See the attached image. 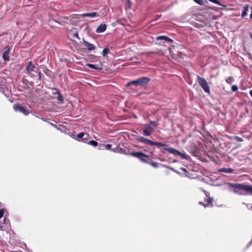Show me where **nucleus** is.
<instances>
[{
    "label": "nucleus",
    "mask_w": 252,
    "mask_h": 252,
    "mask_svg": "<svg viewBox=\"0 0 252 252\" xmlns=\"http://www.w3.org/2000/svg\"><path fill=\"white\" fill-rule=\"evenodd\" d=\"M195 2L197 3L202 5L203 4V0H193Z\"/></svg>",
    "instance_id": "72a5a7b5"
},
{
    "label": "nucleus",
    "mask_w": 252,
    "mask_h": 252,
    "mask_svg": "<svg viewBox=\"0 0 252 252\" xmlns=\"http://www.w3.org/2000/svg\"><path fill=\"white\" fill-rule=\"evenodd\" d=\"M85 135H86V136L84 138L83 137L82 141L84 143H88V142H87V138L88 137V134H85Z\"/></svg>",
    "instance_id": "cd10ccee"
},
{
    "label": "nucleus",
    "mask_w": 252,
    "mask_h": 252,
    "mask_svg": "<svg viewBox=\"0 0 252 252\" xmlns=\"http://www.w3.org/2000/svg\"><path fill=\"white\" fill-rule=\"evenodd\" d=\"M110 49L108 47H105L103 49L102 52V55L103 57H106L107 55L109 53Z\"/></svg>",
    "instance_id": "a211bd4d"
},
{
    "label": "nucleus",
    "mask_w": 252,
    "mask_h": 252,
    "mask_svg": "<svg viewBox=\"0 0 252 252\" xmlns=\"http://www.w3.org/2000/svg\"><path fill=\"white\" fill-rule=\"evenodd\" d=\"M35 67V65L33 64L31 62H29L28 64L26 66V70L27 72H30L31 71H33Z\"/></svg>",
    "instance_id": "4468645a"
},
{
    "label": "nucleus",
    "mask_w": 252,
    "mask_h": 252,
    "mask_svg": "<svg viewBox=\"0 0 252 252\" xmlns=\"http://www.w3.org/2000/svg\"><path fill=\"white\" fill-rule=\"evenodd\" d=\"M234 189H238L247 192L249 194L252 195V186L243 184H233L231 185Z\"/></svg>",
    "instance_id": "f257e3e1"
},
{
    "label": "nucleus",
    "mask_w": 252,
    "mask_h": 252,
    "mask_svg": "<svg viewBox=\"0 0 252 252\" xmlns=\"http://www.w3.org/2000/svg\"><path fill=\"white\" fill-rule=\"evenodd\" d=\"M88 143L90 145H91L93 146L96 147L98 145V143L94 140H91L88 142Z\"/></svg>",
    "instance_id": "5701e85b"
},
{
    "label": "nucleus",
    "mask_w": 252,
    "mask_h": 252,
    "mask_svg": "<svg viewBox=\"0 0 252 252\" xmlns=\"http://www.w3.org/2000/svg\"><path fill=\"white\" fill-rule=\"evenodd\" d=\"M220 172H225V173H231L233 171V169H232L231 168H223L220 169Z\"/></svg>",
    "instance_id": "6ab92c4d"
},
{
    "label": "nucleus",
    "mask_w": 252,
    "mask_h": 252,
    "mask_svg": "<svg viewBox=\"0 0 252 252\" xmlns=\"http://www.w3.org/2000/svg\"><path fill=\"white\" fill-rule=\"evenodd\" d=\"M103 146L105 148V149L106 150H110L112 147V145H111V144L103 145Z\"/></svg>",
    "instance_id": "7c9ffc66"
},
{
    "label": "nucleus",
    "mask_w": 252,
    "mask_h": 252,
    "mask_svg": "<svg viewBox=\"0 0 252 252\" xmlns=\"http://www.w3.org/2000/svg\"><path fill=\"white\" fill-rule=\"evenodd\" d=\"M213 199L206 194V197L204 198V203L200 202L199 204L202 205L205 208L213 207Z\"/></svg>",
    "instance_id": "6e6552de"
},
{
    "label": "nucleus",
    "mask_w": 252,
    "mask_h": 252,
    "mask_svg": "<svg viewBox=\"0 0 252 252\" xmlns=\"http://www.w3.org/2000/svg\"><path fill=\"white\" fill-rule=\"evenodd\" d=\"M97 16V14L95 12L91 13H83L81 15L82 17H95Z\"/></svg>",
    "instance_id": "2eb2a0df"
},
{
    "label": "nucleus",
    "mask_w": 252,
    "mask_h": 252,
    "mask_svg": "<svg viewBox=\"0 0 252 252\" xmlns=\"http://www.w3.org/2000/svg\"><path fill=\"white\" fill-rule=\"evenodd\" d=\"M154 127L150 124H145L143 128V134L144 136H150L154 132Z\"/></svg>",
    "instance_id": "423d86ee"
},
{
    "label": "nucleus",
    "mask_w": 252,
    "mask_h": 252,
    "mask_svg": "<svg viewBox=\"0 0 252 252\" xmlns=\"http://www.w3.org/2000/svg\"><path fill=\"white\" fill-rule=\"evenodd\" d=\"M5 48L6 49V50L2 53V57L4 61H9V53L10 47L9 46H7L5 47Z\"/></svg>",
    "instance_id": "f8f14e48"
},
{
    "label": "nucleus",
    "mask_w": 252,
    "mask_h": 252,
    "mask_svg": "<svg viewBox=\"0 0 252 252\" xmlns=\"http://www.w3.org/2000/svg\"><path fill=\"white\" fill-rule=\"evenodd\" d=\"M82 44L85 47V48L89 51H92L95 49V46L94 44L88 42L84 39H83Z\"/></svg>",
    "instance_id": "9b49d317"
},
{
    "label": "nucleus",
    "mask_w": 252,
    "mask_h": 252,
    "mask_svg": "<svg viewBox=\"0 0 252 252\" xmlns=\"http://www.w3.org/2000/svg\"><path fill=\"white\" fill-rule=\"evenodd\" d=\"M147 77H142L137 79L138 86H144L147 85L150 81Z\"/></svg>",
    "instance_id": "9d476101"
},
{
    "label": "nucleus",
    "mask_w": 252,
    "mask_h": 252,
    "mask_svg": "<svg viewBox=\"0 0 252 252\" xmlns=\"http://www.w3.org/2000/svg\"><path fill=\"white\" fill-rule=\"evenodd\" d=\"M156 39L158 40H164L165 41L164 42H163V43L160 42L159 43L160 45H163V46H166V45L165 44V42L168 43L169 44H171L173 42V40L172 39L169 38L167 36H164V35L158 36L157 37Z\"/></svg>",
    "instance_id": "1a4fd4ad"
},
{
    "label": "nucleus",
    "mask_w": 252,
    "mask_h": 252,
    "mask_svg": "<svg viewBox=\"0 0 252 252\" xmlns=\"http://www.w3.org/2000/svg\"><path fill=\"white\" fill-rule=\"evenodd\" d=\"M232 91L233 92H236L238 91V87L236 85H233L231 88Z\"/></svg>",
    "instance_id": "c756f323"
},
{
    "label": "nucleus",
    "mask_w": 252,
    "mask_h": 252,
    "mask_svg": "<svg viewBox=\"0 0 252 252\" xmlns=\"http://www.w3.org/2000/svg\"><path fill=\"white\" fill-rule=\"evenodd\" d=\"M84 136H85V134L83 132H80L78 134L77 137L78 138H83V137H84Z\"/></svg>",
    "instance_id": "473e14b6"
},
{
    "label": "nucleus",
    "mask_w": 252,
    "mask_h": 252,
    "mask_svg": "<svg viewBox=\"0 0 252 252\" xmlns=\"http://www.w3.org/2000/svg\"><path fill=\"white\" fill-rule=\"evenodd\" d=\"M131 85H135V86H137L138 85H137V79L136 80H132L131 81H130V82H128L126 85V86L128 87V86H131Z\"/></svg>",
    "instance_id": "aec40b11"
},
{
    "label": "nucleus",
    "mask_w": 252,
    "mask_h": 252,
    "mask_svg": "<svg viewBox=\"0 0 252 252\" xmlns=\"http://www.w3.org/2000/svg\"><path fill=\"white\" fill-rule=\"evenodd\" d=\"M210 1L217 4L219 5L222 6L223 5L218 0H209Z\"/></svg>",
    "instance_id": "a878e982"
},
{
    "label": "nucleus",
    "mask_w": 252,
    "mask_h": 252,
    "mask_svg": "<svg viewBox=\"0 0 252 252\" xmlns=\"http://www.w3.org/2000/svg\"><path fill=\"white\" fill-rule=\"evenodd\" d=\"M161 147H164V150L168 151V152H169L171 154H172L174 155L179 156L183 158H186V156L184 154H182L181 152L177 150L176 149H173L172 148H167V145L166 144L162 143Z\"/></svg>",
    "instance_id": "20e7f679"
},
{
    "label": "nucleus",
    "mask_w": 252,
    "mask_h": 252,
    "mask_svg": "<svg viewBox=\"0 0 252 252\" xmlns=\"http://www.w3.org/2000/svg\"><path fill=\"white\" fill-rule=\"evenodd\" d=\"M53 90L55 91V92H53V94L54 95H55V94L58 95V94H59V93H60V92L57 88H54V89H53Z\"/></svg>",
    "instance_id": "2f4dec72"
},
{
    "label": "nucleus",
    "mask_w": 252,
    "mask_h": 252,
    "mask_svg": "<svg viewBox=\"0 0 252 252\" xmlns=\"http://www.w3.org/2000/svg\"><path fill=\"white\" fill-rule=\"evenodd\" d=\"M73 37H76V38H77L78 39H79V35H78V32H75V33H74L73 34Z\"/></svg>",
    "instance_id": "f704fd0d"
},
{
    "label": "nucleus",
    "mask_w": 252,
    "mask_h": 252,
    "mask_svg": "<svg viewBox=\"0 0 252 252\" xmlns=\"http://www.w3.org/2000/svg\"><path fill=\"white\" fill-rule=\"evenodd\" d=\"M233 138L238 142H242L243 141V139L239 136H234Z\"/></svg>",
    "instance_id": "bb28decb"
},
{
    "label": "nucleus",
    "mask_w": 252,
    "mask_h": 252,
    "mask_svg": "<svg viewBox=\"0 0 252 252\" xmlns=\"http://www.w3.org/2000/svg\"><path fill=\"white\" fill-rule=\"evenodd\" d=\"M13 109L15 111L20 112L26 116L29 114V111L19 103H16L13 105Z\"/></svg>",
    "instance_id": "0eeeda50"
},
{
    "label": "nucleus",
    "mask_w": 252,
    "mask_h": 252,
    "mask_svg": "<svg viewBox=\"0 0 252 252\" xmlns=\"http://www.w3.org/2000/svg\"><path fill=\"white\" fill-rule=\"evenodd\" d=\"M86 66L91 68L97 70H101L102 69V67L101 66H98L97 65H95V64H91V63L86 64Z\"/></svg>",
    "instance_id": "dca6fc26"
},
{
    "label": "nucleus",
    "mask_w": 252,
    "mask_h": 252,
    "mask_svg": "<svg viewBox=\"0 0 252 252\" xmlns=\"http://www.w3.org/2000/svg\"><path fill=\"white\" fill-rule=\"evenodd\" d=\"M148 163L155 168H158V163L156 162L149 161Z\"/></svg>",
    "instance_id": "4be33fe9"
},
{
    "label": "nucleus",
    "mask_w": 252,
    "mask_h": 252,
    "mask_svg": "<svg viewBox=\"0 0 252 252\" xmlns=\"http://www.w3.org/2000/svg\"><path fill=\"white\" fill-rule=\"evenodd\" d=\"M148 124H150L151 126H153L155 127H157L158 126V123L156 121H150Z\"/></svg>",
    "instance_id": "b1692460"
},
{
    "label": "nucleus",
    "mask_w": 252,
    "mask_h": 252,
    "mask_svg": "<svg viewBox=\"0 0 252 252\" xmlns=\"http://www.w3.org/2000/svg\"><path fill=\"white\" fill-rule=\"evenodd\" d=\"M106 29V25L105 24H101L96 30L97 33H101L104 32Z\"/></svg>",
    "instance_id": "ddd939ff"
},
{
    "label": "nucleus",
    "mask_w": 252,
    "mask_h": 252,
    "mask_svg": "<svg viewBox=\"0 0 252 252\" xmlns=\"http://www.w3.org/2000/svg\"><path fill=\"white\" fill-rule=\"evenodd\" d=\"M198 81L200 86L202 88L204 91L207 93H210V88L206 81L204 78L200 76H198Z\"/></svg>",
    "instance_id": "39448f33"
},
{
    "label": "nucleus",
    "mask_w": 252,
    "mask_h": 252,
    "mask_svg": "<svg viewBox=\"0 0 252 252\" xmlns=\"http://www.w3.org/2000/svg\"><path fill=\"white\" fill-rule=\"evenodd\" d=\"M249 10V6L246 5L244 7L242 13V17L243 18L247 15L248 11Z\"/></svg>",
    "instance_id": "f3484780"
},
{
    "label": "nucleus",
    "mask_w": 252,
    "mask_h": 252,
    "mask_svg": "<svg viewBox=\"0 0 252 252\" xmlns=\"http://www.w3.org/2000/svg\"><path fill=\"white\" fill-rule=\"evenodd\" d=\"M4 213V211L3 209L0 210V219H1L3 217ZM1 223V222H0V224Z\"/></svg>",
    "instance_id": "c85d7f7f"
},
{
    "label": "nucleus",
    "mask_w": 252,
    "mask_h": 252,
    "mask_svg": "<svg viewBox=\"0 0 252 252\" xmlns=\"http://www.w3.org/2000/svg\"><path fill=\"white\" fill-rule=\"evenodd\" d=\"M233 81V78L232 77H229L226 79V82L229 84H231Z\"/></svg>",
    "instance_id": "393cba45"
},
{
    "label": "nucleus",
    "mask_w": 252,
    "mask_h": 252,
    "mask_svg": "<svg viewBox=\"0 0 252 252\" xmlns=\"http://www.w3.org/2000/svg\"><path fill=\"white\" fill-rule=\"evenodd\" d=\"M250 94L251 96L252 97V90L250 91Z\"/></svg>",
    "instance_id": "c9c22d12"
},
{
    "label": "nucleus",
    "mask_w": 252,
    "mask_h": 252,
    "mask_svg": "<svg viewBox=\"0 0 252 252\" xmlns=\"http://www.w3.org/2000/svg\"><path fill=\"white\" fill-rule=\"evenodd\" d=\"M57 99L61 103H63V98L61 93H59V94H58L57 96Z\"/></svg>",
    "instance_id": "412c9836"
},
{
    "label": "nucleus",
    "mask_w": 252,
    "mask_h": 252,
    "mask_svg": "<svg viewBox=\"0 0 252 252\" xmlns=\"http://www.w3.org/2000/svg\"><path fill=\"white\" fill-rule=\"evenodd\" d=\"M130 155L134 157L138 158L141 161L148 163L149 161V156L141 152H132L130 153Z\"/></svg>",
    "instance_id": "7ed1b4c3"
},
{
    "label": "nucleus",
    "mask_w": 252,
    "mask_h": 252,
    "mask_svg": "<svg viewBox=\"0 0 252 252\" xmlns=\"http://www.w3.org/2000/svg\"><path fill=\"white\" fill-rule=\"evenodd\" d=\"M135 139L140 143L147 144L150 146H156L157 147H161L162 145V143L158 142H154L150 139H148L142 136H136Z\"/></svg>",
    "instance_id": "f03ea898"
},
{
    "label": "nucleus",
    "mask_w": 252,
    "mask_h": 252,
    "mask_svg": "<svg viewBox=\"0 0 252 252\" xmlns=\"http://www.w3.org/2000/svg\"><path fill=\"white\" fill-rule=\"evenodd\" d=\"M252 209V207H251Z\"/></svg>",
    "instance_id": "e433bc0d"
}]
</instances>
